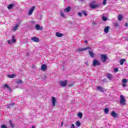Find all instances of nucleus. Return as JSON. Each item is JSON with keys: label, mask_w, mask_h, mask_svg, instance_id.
Wrapping results in <instances>:
<instances>
[{"label": "nucleus", "mask_w": 128, "mask_h": 128, "mask_svg": "<svg viewBox=\"0 0 128 128\" xmlns=\"http://www.w3.org/2000/svg\"><path fill=\"white\" fill-rule=\"evenodd\" d=\"M120 104L121 106H126V99H124V96L121 95L120 96Z\"/></svg>", "instance_id": "nucleus-1"}, {"label": "nucleus", "mask_w": 128, "mask_h": 128, "mask_svg": "<svg viewBox=\"0 0 128 128\" xmlns=\"http://www.w3.org/2000/svg\"><path fill=\"white\" fill-rule=\"evenodd\" d=\"M59 84L61 86H66V84H68V80H60L59 82Z\"/></svg>", "instance_id": "nucleus-2"}, {"label": "nucleus", "mask_w": 128, "mask_h": 128, "mask_svg": "<svg viewBox=\"0 0 128 128\" xmlns=\"http://www.w3.org/2000/svg\"><path fill=\"white\" fill-rule=\"evenodd\" d=\"M93 66H100V63L97 60L94 59L92 62Z\"/></svg>", "instance_id": "nucleus-3"}, {"label": "nucleus", "mask_w": 128, "mask_h": 128, "mask_svg": "<svg viewBox=\"0 0 128 128\" xmlns=\"http://www.w3.org/2000/svg\"><path fill=\"white\" fill-rule=\"evenodd\" d=\"M100 58L102 62H106V60H108V56L106 55L102 54L100 56Z\"/></svg>", "instance_id": "nucleus-4"}, {"label": "nucleus", "mask_w": 128, "mask_h": 128, "mask_svg": "<svg viewBox=\"0 0 128 128\" xmlns=\"http://www.w3.org/2000/svg\"><path fill=\"white\" fill-rule=\"evenodd\" d=\"M52 106L54 108L56 106V99L54 96L52 97Z\"/></svg>", "instance_id": "nucleus-5"}, {"label": "nucleus", "mask_w": 128, "mask_h": 128, "mask_svg": "<svg viewBox=\"0 0 128 128\" xmlns=\"http://www.w3.org/2000/svg\"><path fill=\"white\" fill-rule=\"evenodd\" d=\"M36 10V6H33L30 8V9L29 10L28 12V16H30V14H32V12H34V10Z\"/></svg>", "instance_id": "nucleus-6"}, {"label": "nucleus", "mask_w": 128, "mask_h": 128, "mask_svg": "<svg viewBox=\"0 0 128 128\" xmlns=\"http://www.w3.org/2000/svg\"><path fill=\"white\" fill-rule=\"evenodd\" d=\"M31 40L34 42H40V38L36 36L31 38Z\"/></svg>", "instance_id": "nucleus-7"}, {"label": "nucleus", "mask_w": 128, "mask_h": 128, "mask_svg": "<svg viewBox=\"0 0 128 128\" xmlns=\"http://www.w3.org/2000/svg\"><path fill=\"white\" fill-rule=\"evenodd\" d=\"M106 77L108 80H112L114 78V76H112V74L108 73L106 74Z\"/></svg>", "instance_id": "nucleus-8"}, {"label": "nucleus", "mask_w": 128, "mask_h": 128, "mask_svg": "<svg viewBox=\"0 0 128 128\" xmlns=\"http://www.w3.org/2000/svg\"><path fill=\"white\" fill-rule=\"evenodd\" d=\"M97 90H100V92H106V89L102 88L100 86H98Z\"/></svg>", "instance_id": "nucleus-9"}, {"label": "nucleus", "mask_w": 128, "mask_h": 128, "mask_svg": "<svg viewBox=\"0 0 128 128\" xmlns=\"http://www.w3.org/2000/svg\"><path fill=\"white\" fill-rule=\"evenodd\" d=\"M111 116H112L113 118H118V114L114 111H112L111 112Z\"/></svg>", "instance_id": "nucleus-10"}, {"label": "nucleus", "mask_w": 128, "mask_h": 128, "mask_svg": "<svg viewBox=\"0 0 128 128\" xmlns=\"http://www.w3.org/2000/svg\"><path fill=\"white\" fill-rule=\"evenodd\" d=\"M35 28L36 30H42V27H40L39 24H36Z\"/></svg>", "instance_id": "nucleus-11"}, {"label": "nucleus", "mask_w": 128, "mask_h": 128, "mask_svg": "<svg viewBox=\"0 0 128 128\" xmlns=\"http://www.w3.org/2000/svg\"><path fill=\"white\" fill-rule=\"evenodd\" d=\"M99 6L98 4H90V8H98Z\"/></svg>", "instance_id": "nucleus-12"}, {"label": "nucleus", "mask_w": 128, "mask_h": 128, "mask_svg": "<svg viewBox=\"0 0 128 128\" xmlns=\"http://www.w3.org/2000/svg\"><path fill=\"white\" fill-rule=\"evenodd\" d=\"M41 70H43L44 72V70H46V65L42 64L41 66Z\"/></svg>", "instance_id": "nucleus-13"}, {"label": "nucleus", "mask_w": 128, "mask_h": 128, "mask_svg": "<svg viewBox=\"0 0 128 128\" xmlns=\"http://www.w3.org/2000/svg\"><path fill=\"white\" fill-rule=\"evenodd\" d=\"M88 54L90 56V58H94V52L92 51L89 50Z\"/></svg>", "instance_id": "nucleus-14"}, {"label": "nucleus", "mask_w": 128, "mask_h": 128, "mask_svg": "<svg viewBox=\"0 0 128 128\" xmlns=\"http://www.w3.org/2000/svg\"><path fill=\"white\" fill-rule=\"evenodd\" d=\"M7 76L8 78H16V74H8Z\"/></svg>", "instance_id": "nucleus-15"}, {"label": "nucleus", "mask_w": 128, "mask_h": 128, "mask_svg": "<svg viewBox=\"0 0 128 128\" xmlns=\"http://www.w3.org/2000/svg\"><path fill=\"white\" fill-rule=\"evenodd\" d=\"M108 30H110V26H107L106 28L104 29V32L105 34H108Z\"/></svg>", "instance_id": "nucleus-16"}, {"label": "nucleus", "mask_w": 128, "mask_h": 128, "mask_svg": "<svg viewBox=\"0 0 128 128\" xmlns=\"http://www.w3.org/2000/svg\"><path fill=\"white\" fill-rule=\"evenodd\" d=\"M70 11V6H68L64 10V12H69Z\"/></svg>", "instance_id": "nucleus-17"}, {"label": "nucleus", "mask_w": 128, "mask_h": 128, "mask_svg": "<svg viewBox=\"0 0 128 128\" xmlns=\"http://www.w3.org/2000/svg\"><path fill=\"white\" fill-rule=\"evenodd\" d=\"M9 124L11 126V128H14V124L12 123V120H9Z\"/></svg>", "instance_id": "nucleus-18"}, {"label": "nucleus", "mask_w": 128, "mask_h": 128, "mask_svg": "<svg viewBox=\"0 0 128 128\" xmlns=\"http://www.w3.org/2000/svg\"><path fill=\"white\" fill-rule=\"evenodd\" d=\"M56 36H58V38H62V36H64V35L62 33L56 32Z\"/></svg>", "instance_id": "nucleus-19"}, {"label": "nucleus", "mask_w": 128, "mask_h": 128, "mask_svg": "<svg viewBox=\"0 0 128 128\" xmlns=\"http://www.w3.org/2000/svg\"><path fill=\"white\" fill-rule=\"evenodd\" d=\"M2 87L5 88H8V90H10V88L8 86V84H5L4 85H3Z\"/></svg>", "instance_id": "nucleus-20"}, {"label": "nucleus", "mask_w": 128, "mask_h": 128, "mask_svg": "<svg viewBox=\"0 0 128 128\" xmlns=\"http://www.w3.org/2000/svg\"><path fill=\"white\" fill-rule=\"evenodd\" d=\"M118 20L120 21L122 20V14H120L118 15Z\"/></svg>", "instance_id": "nucleus-21"}, {"label": "nucleus", "mask_w": 128, "mask_h": 128, "mask_svg": "<svg viewBox=\"0 0 128 128\" xmlns=\"http://www.w3.org/2000/svg\"><path fill=\"white\" fill-rule=\"evenodd\" d=\"M78 116L80 118H82V113L79 112L78 114Z\"/></svg>", "instance_id": "nucleus-22"}, {"label": "nucleus", "mask_w": 128, "mask_h": 128, "mask_svg": "<svg viewBox=\"0 0 128 128\" xmlns=\"http://www.w3.org/2000/svg\"><path fill=\"white\" fill-rule=\"evenodd\" d=\"M84 50H85L84 48H79L77 49L76 52H82Z\"/></svg>", "instance_id": "nucleus-23"}, {"label": "nucleus", "mask_w": 128, "mask_h": 128, "mask_svg": "<svg viewBox=\"0 0 128 128\" xmlns=\"http://www.w3.org/2000/svg\"><path fill=\"white\" fill-rule=\"evenodd\" d=\"M126 62V59H122L120 60V64L121 66H122V64H124V62Z\"/></svg>", "instance_id": "nucleus-24"}, {"label": "nucleus", "mask_w": 128, "mask_h": 128, "mask_svg": "<svg viewBox=\"0 0 128 128\" xmlns=\"http://www.w3.org/2000/svg\"><path fill=\"white\" fill-rule=\"evenodd\" d=\"M20 25H18V24H16V26H15L14 27V28H13V30L14 31V32H16V30H18V26H19Z\"/></svg>", "instance_id": "nucleus-25"}, {"label": "nucleus", "mask_w": 128, "mask_h": 128, "mask_svg": "<svg viewBox=\"0 0 128 128\" xmlns=\"http://www.w3.org/2000/svg\"><path fill=\"white\" fill-rule=\"evenodd\" d=\"M14 105V103H12V104H8V105H7V108H12V106Z\"/></svg>", "instance_id": "nucleus-26"}, {"label": "nucleus", "mask_w": 128, "mask_h": 128, "mask_svg": "<svg viewBox=\"0 0 128 128\" xmlns=\"http://www.w3.org/2000/svg\"><path fill=\"white\" fill-rule=\"evenodd\" d=\"M75 124L78 127L80 126V121L78 120V121L76 122Z\"/></svg>", "instance_id": "nucleus-27"}, {"label": "nucleus", "mask_w": 128, "mask_h": 128, "mask_svg": "<svg viewBox=\"0 0 128 128\" xmlns=\"http://www.w3.org/2000/svg\"><path fill=\"white\" fill-rule=\"evenodd\" d=\"M104 112L105 114H108V112H110V109L108 108H105L104 110Z\"/></svg>", "instance_id": "nucleus-28"}, {"label": "nucleus", "mask_w": 128, "mask_h": 128, "mask_svg": "<svg viewBox=\"0 0 128 128\" xmlns=\"http://www.w3.org/2000/svg\"><path fill=\"white\" fill-rule=\"evenodd\" d=\"M13 6H14V4H10L8 6V10H10V8H12Z\"/></svg>", "instance_id": "nucleus-29"}, {"label": "nucleus", "mask_w": 128, "mask_h": 128, "mask_svg": "<svg viewBox=\"0 0 128 128\" xmlns=\"http://www.w3.org/2000/svg\"><path fill=\"white\" fill-rule=\"evenodd\" d=\"M16 42V38H14V36H12V42Z\"/></svg>", "instance_id": "nucleus-30"}, {"label": "nucleus", "mask_w": 128, "mask_h": 128, "mask_svg": "<svg viewBox=\"0 0 128 128\" xmlns=\"http://www.w3.org/2000/svg\"><path fill=\"white\" fill-rule=\"evenodd\" d=\"M102 20L104 22H106L108 20V18H106L104 16H102Z\"/></svg>", "instance_id": "nucleus-31"}, {"label": "nucleus", "mask_w": 128, "mask_h": 128, "mask_svg": "<svg viewBox=\"0 0 128 128\" xmlns=\"http://www.w3.org/2000/svg\"><path fill=\"white\" fill-rule=\"evenodd\" d=\"M122 82H123V84H126L128 82V80L124 78L122 80Z\"/></svg>", "instance_id": "nucleus-32"}, {"label": "nucleus", "mask_w": 128, "mask_h": 128, "mask_svg": "<svg viewBox=\"0 0 128 128\" xmlns=\"http://www.w3.org/2000/svg\"><path fill=\"white\" fill-rule=\"evenodd\" d=\"M60 16H61L62 18H64V14L62 11L60 12Z\"/></svg>", "instance_id": "nucleus-33"}, {"label": "nucleus", "mask_w": 128, "mask_h": 128, "mask_svg": "<svg viewBox=\"0 0 128 128\" xmlns=\"http://www.w3.org/2000/svg\"><path fill=\"white\" fill-rule=\"evenodd\" d=\"M78 16H80V18H82V12H78Z\"/></svg>", "instance_id": "nucleus-34"}, {"label": "nucleus", "mask_w": 128, "mask_h": 128, "mask_svg": "<svg viewBox=\"0 0 128 128\" xmlns=\"http://www.w3.org/2000/svg\"><path fill=\"white\" fill-rule=\"evenodd\" d=\"M114 26H116V28H118V26H120V25L118 24V22L114 23Z\"/></svg>", "instance_id": "nucleus-35"}, {"label": "nucleus", "mask_w": 128, "mask_h": 128, "mask_svg": "<svg viewBox=\"0 0 128 128\" xmlns=\"http://www.w3.org/2000/svg\"><path fill=\"white\" fill-rule=\"evenodd\" d=\"M108 0H103V6H106V1H107Z\"/></svg>", "instance_id": "nucleus-36"}, {"label": "nucleus", "mask_w": 128, "mask_h": 128, "mask_svg": "<svg viewBox=\"0 0 128 128\" xmlns=\"http://www.w3.org/2000/svg\"><path fill=\"white\" fill-rule=\"evenodd\" d=\"M82 14H83L84 16H88V14H86V12L85 11H82Z\"/></svg>", "instance_id": "nucleus-37"}, {"label": "nucleus", "mask_w": 128, "mask_h": 128, "mask_svg": "<svg viewBox=\"0 0 128 128\" xmlns=\"http://www.w3.org/2000/svg\"><path fill=\"white\" fill-rule=\"evenodd\" d=\"M16 83L17 84H22V81L20 80H18L17 82H16Z\"/></svg>", "instance_id": "nucleus-38"}, {"label": "nucleus", "mask_w": 128, "mask_h": 128, "mask_svg": "<svg viewBox=\"0 0 128 128\" xmlns=\"http://www.w3.org/2000/svg\"><path fill=\"white\" fill-rule=\"evenodd\" d=\"M91 48L90 47H86L84 48L85 50H91Z\"/></svg>", "instance_id": "nucleus-39"}, {"label": "nucleus", "mask_w": 128, "mask_h": 128, "mask_svg": "<svg viewBox=\"0 0 128 128\" xmlns=\"http://www.w3.org/2000/svg\"><path fill=\"white\" fill-rule=\"evenodd\" d=\"M114 72H118V68H115L114 69Z\"/></svg>", "instance_id": "nucleus-40"}, {"label": "nucleus", "mask_w": 128, "mask_h": 128, "mask_svg": "<svg viewBox=\"0 0 128 128\" xmlns=\"http://www.w3.org/2000/svg\"><path fill=\"white\" fill-rule=\"evenodd\" d=\"M0 128H6V125L2 124V125L1 126Z\"/></svg>", "instance_id": "nucleus-41"}, {"label": "nucleus", "mask_w": 128, "mask_h": 128, "mask_svg": "<svg viewBox=\"0 0 128 128\" xmlns=\"http://www.w3.org/2000/svg\"><path fill=\"white\" fill-rule=\"evenodd\" d=\"M7 42L9 44H12V41L10 40H7Z\"/></svg>", "instance_id": "nucleus-42"}, {"label": "nucleus", "mask_w": 128, "mask_h": 128, "mask_svg": "<svg viewBox=\"0 0 128 128\" xmlns=\"http://www.w3.org/2000/svg\"><path fill=\"white\" fill-rule=\"evenodd\" d=\"M71 128H76V126H74V124H72L71 126H70Z\"/></svg>", "instance_id": "nucleus-43"}, {"label": "nucleus", "mask_w": 128, "mask_h": 128, "mask_svg": "<svg viewBox=\"0 0 128 128\" xmlns=\"http://www.w3.org/2000/svg\"><path fill=\"white\" fill-rule=\"evenodd\" d=\"M122 86H123L124 88H126V83H123V84H122Z\"/></svg>", "instance_id": "nucleus-44"}, {"label": "nucleus", "mask_w": 128, "mask_h": 128, "mask_svg": "<svg viewBox=\"0 0 128 128\" xmlns=\"http://www.w3.org/2000/svg\"><path fill=\"white\" fill-rule=\"evenodd\" d=\"M26 56H30V53H28V52H26Z\"/></svg>", "instance_id": "nucleus-45"}, {"label": "nucleus", "mask_w": 128, "mask_h": 128, "mask_svg": "<svg viewBox=\"0 0 128 128\" xmlns=\"http://www.w3.org/2000/svg\"><path fill=\"white\" fill-rule=\"evenodd\" d=\"M69 86H74V83H72L71 84H68Z\"/></svg>", "instance_id": "nucleus-46"}, {"label": "nucleus", "mask_w": 128, "mask_h": 128, "mask_svg": "<svg viewBox=\"0 0 128 128\" xmlns=\"http://www.w3.org/2000/svg\"><path fill=\"white\" fill-rule=\"evenodd\" d=\"M125 26H128V22H126L125 24Z\"/></svg>", "instance_id": "nucleus-47"}, {"label": "nucleus", "mask_w": 128, "mask_h": 128, "mask_svg": "<svg viewBox=\"0 0 128 128\" xmlns=\"http://www.w3.org/2000/svg\"><path fill=\"white\" fill-rule=\"evenodd\" d=\"M31 22H32V24H35L36 23V22H34V21H32Z\"/></svg>", "instance_id": "nucleus-48"}, {"label": "nucleus", "mask_w": 128, "mask_h": 128, "mask_svg": "<svg viewBox=\"0 0 128 128\" xmlns=\"http://www.w3.org/2000/svg\"><path fill=\"white\" fill-rule=\"evenodd\" d=\"M93 26H96V23L94 22L92 23Z\"/></svg>", "instance_id": "nucleus-49"}, {"label": "nucleus", "mask_w": 128, "mask_h": 128, "mask_svg": "<svg viewBox=\"0 0 128 128\" xmlns=\"http://www.w3.org/2000/svg\"><path fill=\"white\" fill-rule=\"evenodd\" d=\"M84 42H85L86 44H87V43H88V40H84Z\"/></svg>", "instance_id": "nucleus-50"}, {"label": "nucleus", "mask_w": 128, "mask_h": 128, "mask_svg": "<svg viewBox=\"0 0 128 128\" xmlns=\"http://www.w3.org/2000/svg\"><path fill=\"white\" fill-rule=\"evenodd\" d=\"M64 126V123L62 122L61 123V126Z\"/></svg>", "instance_id": "nucleus-51"}, {"label": "nucleus", "mask_w": 128, "mask_h": 128, "mask_svg": "<svg viewBox=\"0 0 128 128\" xmlns=\"http://www.w3.org/2000/svg\"><path fill=\"white\" fill-rule=\"evenodd\" d=\"M86 64H88V62H85Z\"/></svg>", "instance_id": "nucleus-52"}, {"label": "nucleus", "mask_w": 128, "mask_h": 128, "mask_svg": "<svg viewBox=\"0 0 128 128\" xmlns=\"http://www.w3.org/2000/svg\"><path fill=\"white\" fill-rule=\"evenodd\" d=\"M32 128H36V127L34 126H32Z\"/></svg>", "instance_id": "nucleus-53"}, {"label": "nucleus", "mask_w": 128, "mask_h": 128, "mask_svg": "<svg viewBox=\"0 0 128 128\" xmlns=\"http://www.w3.org/2000/svg\"><path fill=\"white\" fill-rule=\"evenodd\" d=\"M82 0V2H84V0Z\"/></svg>", "instance_id": "nucleus-54"}, {"label": "nucleus", "mask_w": 128, "mask_h": 128, "mask_svg": "<svg viewBox=\"0 0 128 128\" xmlns=\"http://www.w3.org/2000/svg\"><path fill=\"white\" fill-rule=\"evenodd\" d=\"M33 68H34V66H33Z\"/></svg>", "instance_id": "nucleus-55"}]
</instances>
